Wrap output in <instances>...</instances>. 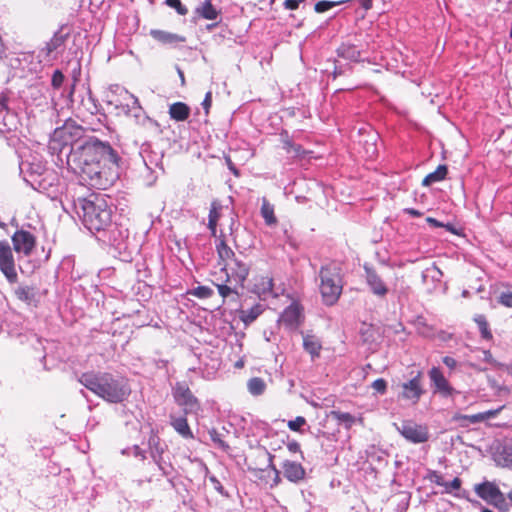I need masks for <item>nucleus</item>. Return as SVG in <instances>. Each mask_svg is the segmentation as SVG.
Here are the masks:
<instances>
[{
  "label": "nucleus",
  "instance_id": "f257e3e1",
  "mask_svg": "<svg viewBox=\"0 0 512 512\" xmlns=\"http://www.w3.org/2000/svg\"><path fill=\"white\" fill-rule=\"evenodd\" d=\"M48 150L61 161L66 157L68 168L82 185L105 190L118 177L117 152L72 120L54 130Z\"/></svg>",
  "mask_w": 512,
  "mask_h": 512
},
{
  "label": "nucleus",
  "instance_id": "f03ea898",
  "mask_svg": "<svg viewBox=\"0 0 512 512\" xmlns=\"http://www.w3.org/2000/svg\"><path fill=\"white\" fill-rule=\"evenodd\" d=\"M79 382L88 390L109 403H121L131 393L127 380L108 372H87Z\"/></svg>",
  "mask_w": 512,
  "mask_h": 512
},
{
  "label": "nucleus",
  "instance_id": "7ed1b4c3",
  "mask_svg": "<svg viewBox=\"0 0 512 512\" xmlns=\"http://www.w3.org/2000/svg\"><path fill=\"white\" fill-rule=\"evenodd\" d=\"M77 213L84 226L92 233L105 230L112 222V208L105 195L92 194L88 198H79Z\"/></svg>",
  "mask_w": 512,
  "mask_h": 512
},
{
  "label": "nucleus",
  "instance_id": "20e7f679",
  "mask_svg": "<svg viewBox=\"0 0 512 512\" xmlns=\"http://www.w3.org/2000/svg\"><path fill=\"white\" fill-rule=\"evenodd\" d=\"M320 293L326 305L335 304L342 293L341 268L331 262L321 267L319 271Z\"/></svg>",
  "mask_w": 512,
  "mask_h": 512
},
{
  "label": "nucleus",
  "instance_id": "39448f33",
  "mask_svg": "<svg viewBox=\"0 0 512 512\" xmlns=\"http://www.w3.org/2000/svg\"><path fill=\"white\" fill-rule=\"evenodd\" d=\"M172 395L175 402L183 407L185 414H197L201 408L200 402L185 382H177L172 388Z\"/></svg>",
  "mask_w": 512,
  "mask_h": 512
},
{
  "label": "nucleus",
  "instance_id": "423d86ee",
  "mask_svg": "<svg viewBox=\"0 0 512 512\" xmlns=\"http://www.w3.org/2000/svg\"><path fill=\"white\" fill-rule=\"evenodd\" d=\"M394 425L397 431L411 443L420 444L429 439V430L425 425L417 424L412 420H405L399 425Z\"/></svg>",
  "mask_w": 512,
  "mask_h": 512
},
{
  "label": "nucleus",
  "instance_id": "0eeeda50",
  "mask_svg": "<svg viewBox=\"0 0 512 512\" xmlns=\"http://www.w3.org/2000/svg\"><path fill=\"white\" fill-rule=\"evenodd\" d=\"M400 387L401 392L398 394V398L405 400L412 405L417 404L425 393L422 372L418 371L415 376L410 380L403 382Z\"/></svg>",
  "mask_w": 512,
  "mask_h": 512
},
{
  "label": "nucleus",
  "instance_id": "6e6552de",
  "mask_svg": "<svg viewBox=\"0 0 512 512\" xmlns=\"http://www.w3.org/2000/svg\"><path fill=\"white\" fill-rule=\"evenodd\" d=\"M0 271L8 282L15 283L18 275L12 248L7 240H0Z\"/></svg>",
  "mask_w": 512,
  "mask_h": 512
},
{
  "label": "nucleus",
  "instance_id": "1a4fd4ad",
  "mask_svg": "<svg viewBox=\"0 0 512 512\" xmlns=\"http://www.w3.org/2000/svg\"><path fill=\"white\" fill-rule=\"evenodd\" d=\"M365 283L369 291L376 297L383 299L389 293V287L377 270L368 265H363Z\"/></svg>",
  "mask_w": 512,
  "mask_h": 512
},
{
  "label": "nucleus",
  "instance_id": "9d476101",
  "mask_svg": "<svg viewBox=\"0 0 512 512\" xmlns=\"http://www.w3.org/2000/svg\"><path fill=\"white\" fill-rule=\"evenodd\" d=\"M7 102V96L4 93H0V134L2 135L14 132L20 126L17 113L8 108Z\"/></svg>",
  "mask_w": 512,
  "mask_h": 512
},
{
  "label": "nucleus",
  "instance_id": "9b49d317",
  "mask_svg": "<svg viewBox=\"0 0 512 512\" xmlns=\"http://www.w3.org/2000/svg\"><path fill=\"white\" fill-rule=\"evenodd\" d=\"M13 249L17 254L30 256L36 245L35 236L26 230H17L11 237Z\"/></svg>",
  "mask_w": 512,
  "mask_h": 512
},
{
  "label": "nucleus",
  "instance_id": "f8f14e48",
  "mask_svg": "<svg viewBox=\"0 0 512 512\" xmlns=\"http://www.w3.org/2000/svg\"><path fill=\"white\" fill-rule=\"evenodd\" d=\"M226 272V281L230 284L233 282L239 287H243L245 280L249 274V266L238 258L233 262H228L227 267L222 268Z\"/></svg>",
  "mask_w": 512,
  "mask_h": 512
},
{
  "label": "nucleus",
  "instance_id": "ddd939ff",
  "mask_svg": "<svg viewBox=\"0 0 512 512\" xmlns=\"http://www.w3.org/2000/svg\"><path fill=\"white\" fill-rule=\"evenodd\" d=\"M429 379L434 387L433 392L438 393L443 397L452 396L455 389L450 385L449 381L444 376L439 367H432L428 372Z\"/></svg>",
  "mask_w": 512,
  "mask_h": 512
},
{
  "label": "nucleus",
  "instance_id": "4468645a",
  "mask_svg": "<svg viewBox=\"0 0 512 512\" xmlns=\"http://www.w3.org/2000/svg\"><path fill=\"white\" fill-rule=\"evenodd\" d=\"M68 36L69 33L64 32L63 28L59 29L57 32L54 33L50 41L45 44V47L42 49V52H44L47 57H51L53 53L61 52L64 48Z\"/></svg>",
  "mask_w": 512,
  "mask_h": 512
},
{
  "label": "nucleus",
  "instance_id": "2eb2a0df",
  "mask_svg": "<svg viewBox=\"0 0 512 512\" xmlns=\"http://www.w3.org/2000/svg\"><path fill=\"white\" fill-rule=\"evenodd\" d=\"M282 469L284 477L290 482L298 483L305 477V469L298 462L286 460L283 462Z\"/></svg>",
  "mask_w": 512,
  "mask_h": 512
},
{
  "label": "nucleus",
  "instance_id": "dca6fc26",
  "mask_svg": "<svg viewBox=\"0 0 512 512\" xmlns=\"http://www.w3.org/2000/svg\"><path fill=\"white\" fill-rule=\"evenodd\" d=\"M475 491L481 499L485 500L489 504H492L501 493L499 488L491 482H484L477 485L475 487Z\"/></svg>",
  "mask_w": 512,
  "mask_h": 512
},
{
  "label": "nucleus",
  "instance_id": "f3484780",
  "mask_svg": "<svg viewBox=\"0 0 512 512\" xmlns=\"http://www.w3.org/2000/svg\"><path fill=\"white\" fill-rule=\"evenodd\" d=\"M150 35L153 39L163 45H175L177 43L185 42V37L163 30L152 29L150 31Z\"/></svg>",
  "mask_w": 512,
  "mask_h": 512
},
{
  "label": "nucleus",
  "instance_id": "a211bd4d",
  "mask_svg": "<svg viewBox=\"0 0 512 512\" xmlns=\"http://www.w3.org/2000/svg\"><path fill=\"white\" fill-rule=\"evenodd\" d=\"M194 13L198 17H201L206 20H216L220 15V11L217 10V8L213 6L211 0H205V1L201 2L195 8Z\"/></svg>",
  "mask_w": 512,
  "mask_h": 512
},
{
  "label": "nucleus",
  "instance_id": "6ab92c4d",
  "mask_svg": "<svg viewBox=\"0 0 512 512\" xmlns=\"http://www.w3.org/2000/svg\"><path fill=\"white\" fill-rule=\"evenodd\" d=\"M301 317V308L298 304L292 303L281 314V321L287 326H296Z\"/></svg>",
  "mask_w": 512,
  "mask_h": 512
},
{
  "label": "nucleus",
  "instance_id": "aec40b11",
  "mask_svg": "<svg viewBox=\"0 0 512 512\" xmlns=\"http://www.w3.org/2000/svg\"><path fill=\"white\" fill-rule=\"evenodd\" d=\"M337 55L345 60L351 62H358L361 60V52L353 44L343 43L337 49Z\"/></svg>",
  "mask_w": 512,
  "mask_h": 512
},
{
  "label": "nucleus",
  "instance_id": "412c9836",
  "mask_svg": "<svg viewBox=\"0 0 512 512\" xmlns=\"http://www.w3.org/2000/svg\"><path fill=\"white\" fill-rule=\"evenodd\" d=\"M148 445L154 463L160 464V461L163 459L164 447L160 444V438L153 432L148 439Z\"/></svg>",
  "mask_w": 512,
  "mask_h": 512
},
{
  "label": "nucleus",
  "instance_id": "4be33fe9",
  "mask_svg": "<svg viewBox=\"0 0 512 512\" xmlns=\"http://www.w3.org/2000/svg\"><path fill=\"white\" fill-rule=\"evenodd\" d=\"M169 115L175 121H185L190 115V108L183 102H175L169 107Z\"/></svg>",
  "mask_w": 512,
  "mask_h": 512
},
{
  "label": "nucleus",
  "instance_id": "5701e85b",
  "mask_svg": "<svg viewBox=\"0 0 512 512\" xmlns=\"http://www.w3.org/2000/svg\"><path fill=\"white\" fill-rule=\"evenodd\" d=\"M264 311L261 304H255L248 309H241L239 311V318L247 326L253 323Z\"/></svg>",
  "mask_w": 512,
  "mask_h": 512
},
{
  "label": "nucleus",
  "instance_id": "b1692460",
  "mask_svg": "<svg viewBox=\"0 0 512 512\" xmlns=\"http://www.w3.org/2000/svg\"><path fill=\"white\" fill-rule=\"evenodd\" d=\"M216 250L220 261L223 263V267L228 266V262L236 260L234 251L227 245L225 240H220L216 245Z\"/></svg>",
  "mask_w": 512,
  "mask_h": 512
},
{
  "label": "nucleus",
  "instance_id": "393cba45",
  "mask_svg": "<svg viewBox=\"0 0 512 512\" xmlns=\"http://www.w3.org/2000/svg\"><path fill=\"white\" fill-rule=\"evenodd\" d=\"M303 347L312 358H315L319 356L322 345L318 337L307 334L303 337Z\"/></svg>",
  "mask_w": 512,
  "mask_h": 512
},
{
  "label": "nucleus",
  "instance_id": "a878e982",
  "mask_svg": "<svg viewBox=\"0 0 512 512\" xmlns=\"http://www.w3.org/2000/svg\"><path fill=\"white\" fill-rule=\"evenodd\" d=\"M171 426L177 431L182 437L188 439L193 437V433L188 425L186 417H173L171 416Z\"/></svg>",
  "mask_w": 512,
  "mask_h": 512
},
{
  "label": "nucleus",
  "instance_id": "bb28decb",
  "mask_svg": "<svg viewBox=\"0 0 512 512\" xmlns=\"http://www.w3.org/2000/svg\"><path fill=\"white\" fill-rule=\"evenodd\" d=\"M124 96L123 99L126 101L125 110L126 114H133V116L138 117L141 111V106L137 97L133 94L129 93L127 90L122 91Z\"/></svg>",
  "mask_w": 512,
  "mask_h": 512
},
{
  "label": "nucleus",
  "instance_id": "cd10ccee",
  "mask_svg": "<svg viewBox=\"0 0 512 512\" xmlns=\"http://www.w3.org/2000/svg\"><path fill=\"white\" fill-rule=\"evenodd\" d=\"M260 212L266 225L273 226L277 223V218L274 214V206L270 204L266 198L262 199Z\"/></svg>",
  "mask_w": 512,
  "mask_h": 512
},
{
  "label": "nucleus",
  "instance_id": "c85d7f7f",
  "mask_svg": "<svg viewBox=\"0 0 512 512\" xmlns=\"http://www.w3.org/2000/svg\"><path fill=\"white\" fill-rule=\"evenodd\" d=\"M448 169L446 165H439L437 169L425 176L422 181L423 186H429L433 183L442 181L447 175Z\"/></svg>",
  "mask_w": 512,
  "mask_h": 512
},
{
  "label": "nucleus",
  "instance_id": "c756f323",
  "mask_svg": "<svg viewBox=\"0 0 512 512\" xmlns=\"http://www.w3.org/2000/svg\"><path fill=\"white\" fill-rule=\"evenodd\" d=\"M221 209V205L217 201H213L211 203L209 215H208V228L211 231L213 236H216L217 231V222L220 217L219 210Z\"/></svg>",
  "mask_w": 512,
  "mask_h": 512
},
{
  "label": "nucleus",
  "instance_id": "7c9ffc66",
  "mask_svg": "<svg viewBox=\"0 0 512 512\" xmlns=\"http://www.w3.org/2000/svg\"><path fill=\"white\" fill-rule=\"evenodd\" d=\"M266 382L261 377L250 378L247 382L248 392L253 396H260L266 390Z\"/></svg>",
  "mask_w": 512,
  "mask_h": 512
},
{
  "label": "nucleus",
  "instance_id": "2f4dec72",
  "mask_svg": "<svg viewBox=\"0 0 512 512\" xmlns=\"http://www.w3.org/2000/svg\"><path fill=\"white\" fill-rule=\"evenodd\" d=\"M491 505L496 507L500 512H511L512 492L509 493L507 497L501 492Z\"/></svg>",
  "mask_w": 512,
  "mask_h": 512
},
{
  "label": "nucleus",
  "instance_id": "473e14b6",
  "mask_svg": "<svg viewBox=\"0 0 512 512\" xmlns=\"http://www.w3.org/2000/svg\"><path fill=\"white\" fill-rule=\"evenodd\" d=\"M331 416L346 429H350L356 422V418L348 412L332 411Z\"/></svg>",
  "mask_w": 512,
  "mask_h": 512
},
{
  "label": "nucleus",
  "instance_id": "72a5a7b5",
  "mask_svg": "<svg viewBox=\"0 0 512 512\" xmlns=\"http://www.w3.org/2000/svg\"><path fill=\"white\" fill-rule=\"evenodd\" d=\"M18 299L21 301H24L28 304H31L35 301L36 297V290L33 287L30 286H20L15 291Z\"/></svg>",
  "mask_w": 512,
  "mask_h": 512
},
{
  "label": "nucleus",
  "instance_id": "f704fd0d",
  "mask_svg": "<svg viewBox=\"0 0 512 512\" xmlns=\"http://www.w3.org/2000/svg\"><path fill=\"white\" fill-rule=\"evenodd\" d=\"M80 104L83 107V109L91 115L96 114L98 112L97 101L92 96L90 89L86 90V96L82 97Z\"/></svg>",
  "mask_w": 512,
  "mask_h": 512
},
{
  "label": "nucleus",
  "instance_id": "c9c22d12",
  "mask_svg": "<svg viewBox=\"0 0 512 512\" xmlns=\"http://www.w3.org/2000/svg\"><path fill=\"white\" fill-rule=\"evenodd\" d=\"M443 277L442 271L435 265H431L422 272V281L427 283L428 279L433 282H440Z\"/></svg>",
  "mask_w": 512,
  "mask_h": 512
},
{
  "label": "nucleus",
  "instance_id": "e433bc0d",
  "mask_svg": "<svg viewBox=\"0 0 512 512\" xmlns=\"http://www.w3.org/2000/svg\"><path fill=\"white\" fill-rule=\"evenodd\" d=\"M255 287L258 294L264 297L271 295L273 294V279L270 277H261Z\"/></svg>",
  "mask_w": 512,
  "mask_h": 512
},
{
  "label": "nucleus",
  "instance_id": "4c0bfd02",
  "mask_svg": "<svg viewBox=\"0 0 512 512\" xmlns=\"http://www.w3.org/2000/svg\"><path fill=\"white\" fill-rule=\"evenodd\" d=\"M142 158H143V162L145 164V170H151V169H153V167L159 168L160 170L162 169V167L160 166L161 156L155 155L154 157H152L147 152L146 149H143L142 150Z\"/></svg>",
  "mask_w": 512,
  "mask_h": 512
},
{
  "label": "nucleus",
  "instance_id": "58836bf2",
  "mask_svg": "<svg viewBox=\"0 0 512 512\" xmlns=\"http://www.w3.org/2000/svg\"><path fill=\"white\" fill-rule=\"evenodd\" d=\"M474 321H475V323L479 327L481 336L484 339H487V340L491 339L492 338V334H491V332L489 330V326H488V322L486 320V317L484 315H482V314H477L474 317Z\"/></svg>",
  "mask_w": 512,
  "mask_h": 512
},
{
  "label": "nucleus",
  "instance_id": "ea45409f",
  "mask_svg": "<svg viewBox=\"0 0 512 512\" xmlns=\"http://www.w3.org/2000/svg\"><path fill=\"white\" fill-rule=\"evenodd\" d=\"M498 461L504 466L512 465V442L507 443L502 447Z\"/></svg>",
  "mask_w": 512,
  "mask_h": 512
},
{
  "label": "nucleus",
  "instance_id": "a19ab883",
  "mask_svg": "<svg viewBox=\"0 0 512 512\" xmlns=\"http://www.w3.org/2000/svg\"><path fill=\"white\" fill-rule=\"evenodd\" d=\"M453 419L458 422L466 421L470 424H476V423L483 422V416L480 413L473 414V415L456 414L453 417Z\"/></svg>",
  "mask_w": 512,
  "mask_h": 512
},
{
  "label": "nucleus",
  "instance_id": "79ce46f5",
  "mask_svg": "<svg viewBox=\"0 0 512 512\" xmlns=\"http://www.w3.org/2000/svg\"><path fill=\"white\" fill-rule=\"evenodd\" d=\"M209 435H210V439L218 446L220 447L221 449L223 450H228L229 449V445L222 440L221 438V434L216 430V429H212L209 431Z\"/></svg>",
  "mask_w": 512,
  "mask_h": 512
},
{
  "label": "nucleus",
  "instance_id": "37998d69",
  "mask_svg": "<svg viewBox=\"0 0 512 512\" xmlns=\"http://www.w3.org/2000/svg\"><path fill=\"white\" fill-rule=\"evenodd\" d=\"M283 148L286 150L287 153H293L295 156H299L303 152L301 145L295 144L288 139L284 140Z\"/></svg>",
  "mask_w": 512,
  "mask_h": 512
},
{
  "label": "nucleus",
  "instance_id": "c03bdc74",
  "mask_svg": "<svg viewBox=\"0 0 512 512\" xmlns=\"http://www.w3.org/2000/svg\"><path fill=\"white\" fill-rule=\"evenodd\" d=\"M191 294L198 298L206 299L212 296L213 290L207 286H198L193 289Z\"/></svg>",
  "mask_w": 512,
  "mask_h": 512
},
{
  "label": "nucleus",
  "instance_id": "a18cd8bd",
  "mask_svg": "<svg viewBox=\"0 0 512 512\" xmlns=\"http://www.w3.org/2000/svg\"><path fill=\"white\" fill-rule=\"evenodd\" d=\"M65 80V76L60 70H55L52 79H51V85L54 90H58L62 87Z\"/></svg>",
  "mask_w": 512,
  "mask_h": 512
},
{
  "label": "nucleus",
  "instance_id": "49530a36",
  "mask_svg": "<svg viewBox=\"0 0 512 512\" xmlns=\"http://www.w3.org/2000/svg\"><path fill=\"white\" fill-rule=\"evenodd\" d=\"M166 4L175 9L179 15L184 16L188 13L187 7L180 0H166Z\"/></svg>",
  "mask_w": 512,
  "mask_h": 512
},
{
  "label": "nucleus",
  "instance_id": "de8ad7c7",
  "mask_svg": "<svg viewBox=\"0 0 512 512\" xmlns=\"http://www.w3.org/2000/svg\"><path fill=\"white\" fill-rule=\"evenodd\" d=\"M237 286L238 285H236V284H235V286L227 285V284H218L217 285V289H218L219 294L223 298H226V297H228L232 293H236L237 294V291H236V287Z\"/></svg>",
  "mask_w": 512,
  "mask_h": 512
},
{
  "label": "nucleus",
  "instance_id": "09e8293b",
  "mask_svg": "<svg viewBox=\"0 0 512 512\" xmlns=\"http://www.w3.org/2000/svg\"><path fill=\"white\" fill-rule=\"evenodd\" d=\"M305 424L306 419L302 416H297L295 419L288 421L289 429L296 432L300 431L301 427L304 426Z\"/></svg>",
  "mask_w": 512,
  "mask_h": 512
},
{
  "label": "nucleus",
  "instance_id": "8fccbe9b",
  "mask_svg": "<svg viewBox=\"0 0 512 512\" xmlns=\"http://www.w3.org/2000/svg\"><path fill=\"white\" fill-rule=\"evenodd\" d=\"M335 5H336L335 2L325 1V0L319 1L315 4V11L317 13H323V12H326L329 9L333 8Z\"/></svg>",
  "mask_w": 512,
  "mask_h": 512
},
{
  "label": "nucleus",
  "instance_id": "3c124183",
  "mask_svg": "<svg viewBox=\"0 0 512 512\" xmlns=\"http://www.w3.org/2000/svg\"><path fill=\"white\" fill-rule=\"evenodd\" d=\"M122 454H132L134 457H139L141 460H144L146 458L145 451L142 450L139 446L134 445L130 449H124L122 451Z\"/></svg>",
  "mask_w": 512,
  "mask_h": 512
},
{
  "label": "nucleus",
  "instance_id": "603ef678",
  "mask_svg": "<svg viewBox=\"0 0 512 512\" xmlns=\"http://www.w3.org/2000/svg\"><path fill=\"white\" fill-rule=\"evenodd\" d=\"M498 302L505 307L512 308V292H502L498 297Z\"/></svg>",
  "mask_w": 512,
  "mask_h": 512
},
{
  "label": "nucleus",
  "instance_id": "864d4df0",
  "mask_svg": "<svg viewBox=\"0 0 512 512\" xmlns=\"http://www.w3.org/2000/svg\"><path fill=\"white\" fill-rule=\"evenodd\" d=\"M372 388L377 393L384 394L387 390V382L382 378H378L375 381H373Z\"/></svg>",
  "mask_w": 512,
  "mask_h": 512
},
{
  "label": "nucleus",
  "instance_id": "5fc2aeb1",
  "mask_svg": "<svg viewBox=\"0 0 512 512\" xmlns=\"http://www.w3.org/2000/svg\"><path fill=\"white\" fill-rule=\"evenodd\" d=\"M157 173L154 169L146 170V175L143 176V180L146 186H152L157 180Z\"/></svg>",
  "mask_w": 512,
  "mask_h": 512
},
{
  "label": "nucleus",
  "instance_id": "6e6d98bb",
  "mask_svg": "<svg viewBox=\"0 0 512 512\" xmlns=\"http://www.w3.org/2000/svg\"><path fill=\"white\" fill-rule=\"evenodd\" d=\"M443 487H445L446 492H451L452 490H457L461 487V480L458 477H456L450 482L445 481Z\"/></svg>",
  "mask_w": 512,
  "mask_h": 512
},
{
  "label": "nucleus",
  "instance_id": "4d7b16f0",
  "mask_svg": "<svg viewBox=\"0 0 512 512\" xmlns=\"http://www.w3.org/2000/svg\"><path fill=\"white\" fill-rule=\"evenodd\" d=\"M201 105H202L203 109L205 110V114L208 115L209 109L212 105V93L210 91L206 93Z\"/></svg>",
  "mask_w": 512,
  "mask_h": 512
},
{
  "label": "nucleus",
  "instance_id": "13d9d810",
  "mask_svg": "<svg viewBox=\"0 0 512 512\" xmlns=\"http://www.w3.org/2000/svg\"><path fill=\"white\" fill-rule=\"evenodd\" d=\"M503 407H500L498 409H493V410H487V411H484V412H480V414L483 416V421H486L488 419H491L493 417H495L501 410H502Z\"/></svg>",
  "mask_w": 512,
  "mask_h": 512
},
{
  "label": "nucleus",
  "instance_id": "bf43d9fd",
  "mask_svg": "<svg viewBox=\"0 0 512 512\" xmlns=\"http://www.w3.org/2000/svg\"><path fill=\"white\" fill-rule=\"evenodd\" d=\"M209 481L213 484V487L217 492H219L222 495L224 494V487L215 476H210Z\"/></svg>",
  "mask_w": 512,
  "mask_h": 512
},
{
  "label": "nucleus",
  "instance_id": "052dcab7",
  "mask_svg": "<svg viewBox=\"0 0 512 512\" xmlns=\"http://www.w3.org/2000/svg\"><path fill=\"white\" fill-rule=\"evenodd\" d=\"M483 360L487 363H490L495 366H500V364L493 358L491 352L489 350H483Z\"/></svg>",
  "mask_w": 512,
  "mask_h": 512
},
{
  "label": "nucleus",
  "instance_id": "680f3d73",
  "mask_svg": "<svg viewBox=\"0 0 512 512\" xmlns=\"http://www.w3.org/2000/svg\"><path fill=\"white\" fill-rule=\"evenodd\" d=\"M426 221H427L430 225H432V226H434V227H446V228H447V230H449V231H453L452 227H451L449 224L444 225L443 223L439 222V221H438L437 219H435V218L428 217V218L426 219Z\"/></svg>",
  "mask_w": 512,
  "mask_h": 512
},
{
  "label": "nucleus",
  "instance_id": "e2e57ef3",
  "mask_svg": "<svg viewBox=\"0 0 512 512\" xmlns=\"http://www.w3.org/2000/svg\"><path fill=\"white\" fill-rule=\"evenodd\" d=\"M304 0H285L284 7L289 10H294L298 8L299 4Z\"/></svg>",
  "mask_w": 512,
  "mask_h": 512
},
{
  "label": "nucleus",
  "instance_id": "0e129e2a",
  "mask_svg": "<svg viewBox=\"0 0 512 512\" xmlns=\"http://www.w3.org/2000/svg\"><path fill=\"white\" fill-rule=\"evenodd\" d=\"M442 362L449 368V369H454L456 368L457 366V361L453 358V357H450V356H445L443 357L442 359Z\"/></svg>",
  "mask_w": 512,
  "mask_h": 512
},
{
  "label": "nucleus",
  "instance_id": "69168bd1",
  "mask_svg": "<svg viewBox=\"0 0 512 512\" xmlns=\"http://www.w3.org/2000/svg\"><path fill=\"white\" fill-rule=\"evenodd\" d=\"M489 386L493 389H496L498 393H501L502 391L507 392L508 389L505 386L498 385L496 380L489 378L488 379Z\"/></svg>",
  "mask_w": 512,
  "mask_h": 512
},
{
  "label": "nucleus",
  "instance_id": "338daca9",
  "mask_svg": "<svg viewBox=\"0 0 512 512\" xmlns=\"http://www.w3.org/2000/svg\"><path fill=\"white\" fill-rule=\"evenodd\" d=\"M287 448L291 453L301 452L300 444L295 440L289 441L287 443Z\"/></svg>",
  "mask_w": 512,
  "mask_h": 512
},
{
  "label": "nucleus",
  "instance_id": "774afa93",
  "mask_svg": "<svg viewBox=\"0 0 512 512\" xmlns=\"http://www.w3.org/2000/svg\"><path fill=\"white\" fill-rule=\"evenodd\" d=\"M76 82H77V77L74 76V81L71 85V87L69 88L68 90V94H67V98L70 102H73V94H74V90H75V85H76Z\"/></svg>",
  "mask_w": 512,
  "mask_h": 512
}]
</instances>
